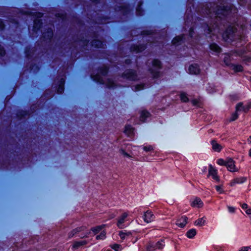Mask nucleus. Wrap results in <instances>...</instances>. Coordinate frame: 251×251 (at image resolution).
I'll list each match as a JSON object with an SVG mask.
<instances>
[{
  "instance_id": "obj_1",
  "label": "nucleus",
  "mask_w": 251,
  "mask_h": 251,
  "mask_svg": "<svg viewBox=\"0 0 251 251\" xmlns=\"http://www.w3.org/2000/svg\"><path fill=\"white\" fill-rule=\"evenodd\" d=\"M236 9L230 4H226V5H223L219 6L215 11V17L221 19L222 16H226L229 15L230 13L236 12Z\"/></svg>"
},
{
  "instance_id": "obj_2",
  "label": "nucleus",
  "mask_w": 251,
  "mask_h": 251,
  "mask_svg": "<svg viewBox=\"0 0 251 251\" xmlns=\"http://www.w3.org/2000/svg\"><path fill=\"white\" fill-rule=\"evenodd\" d=\"M237 30V28L234 26H229L223 35L224 39L226 41H227L228 39L233 40Z\"/></svg>"
},
{
  "instance_id": "obj_3",
  "label": "nucleus",
  "mask_w": 251,
  "mask_h": 251,
  "mask_svg": "<svg viewBox=\"0 0 251 251\" xmlns=\"http://www.w3.org/2000/svg\"><path fill=\"white\" fill-rule=\"evenodd\" d=\"M129 213L125 212L123 213L119 217L117 225L120 228H124L126 226V223L128 221V216Z\"/></svg>"
},
{
  "instance_id": "obj_4",
  "label": "nucleus",
  "mask_w": 251,
  "mask_h": 251,
  "mask_svg": "<svg viewBox=\"0 0 251 251\" xmlns=\"http://www.w3.org/2000/svg\"><path fill=\"white\" fill-rule=\"evenodd\" d=\"M152 63L153 68L151 69V73L154 77H157L159 75L158 70L161 68V62L157 59H154Z\"/></svg>"
},
{
  "instance_id": "obj_5",
  "label": "nucleus",
  "mask_w": 251,
  "mask_h": 251,
  "mask_svg": "<svg viewBox=\"0 0 251 251\" xmlns=\"http://www.w3.org/2000/svg\"><path fill=\"white\" fill-rule=\"evenodd\" d=\"M165 246L164 240H160L155 244H150L148 247L149 251H153L155 249H161Z\"/></svg>"
},
{
  "instance_id": "obj_6",
  "label": "nucleus",
  "mask_w": 251,
  "mask_h": 251,
  "mask_svg": "<svg viewBox=\"0 0 251 251\" xmlns=\"http://www.w3.org/2000/svg\"><path fill=\"white\" fill-rule=\"evenodd\" d=\"M190 204L192 207L201 208L203 205V203L199 198H193L190 201Z\"/></svg>"
},
{
  "instance_id": "obj_7",
  "label": "nucleus",
  "mask_w": 251,
  "mask_h": 251,
  "mask_svg": "<svg viewBox=\"0 0 251 251\" xmlns=\"http://www.w3.org/2000/svg\"><path fill=\"white\" fill-rule=\"evenodd\" d=\"M250 109H251L250 102L245 105H244L242 102H239L236 106V112L243 111L247 113Z\"/></svg>"
},
{
  "instance_id": "obj_8",
  "label": "nucleus",
  "mask_w": 251,
  "mask_h": 251,
  "mask_svg": "<svg viewBox=\"0 0 251 251\" xmlns=\"http://www.w3.org/2000/svg\"><path fill=\"white\" fill-rule=\"evenodd\" d=\"M155 216L150 210H147L144 213L143 219L147 223H150L154 220Z\"/></svg>"
},
{
  "instance_id": "obj_9",
  "label": "nucleus",
  "mask_w": 251,
  "mask_h": 251,
  "mask_svg": "<svg viewBox=\"0 0 251 251\" xmlns=\"http://www.w3.org/2000/svg\"><path fill=\"white\" fill-rule=\"evenodd\" d=\"M93 78L95 80L100 82V83H104L103 81L99 77V75L94 76ZM105 83L108 88H113L115 85L113 80L110 79H108Z\"/></svg>"
},
{
  "instance_id": "obj_10",
  "label": "nucleus",
  "mask_w": 251,
  "mask_h": 251,
  "mask_svg": "<svg viewBox=\"0 0 251 251\" xmlns=\"http://www.w3.org/2000/svg\"><path fill=\"white\" fill-rule=\"evenodd\" d=\"M226 167L230 172H236L237 171L234 161L231 159H229L226 162Z\"/></svg>"
},
{
  "instance_id": "obj_11",
  "label": "nucleus",
  "mask_w": 251,
  "mask_h": 251,
  "mask_svg": "<svg viewBox=\"0 0 251 251\" xmlns=\"http://www.w3.org/2000/svg\"><path fill=\"white\" fill-rule=\"evenodd\" d=\"M247 180V178L245 177H239L232 179L230 182V185L233 186L236 184H241L245 182Z\"/></svg>"
},
{
  "instance_id": "obj_12",
  "label": "nucleus",
  "mask_w": 251,
  "mask_h": 251,
  "mask_svg": "<svg viewBox=\"0 0 251 251\" xmlns=\"http://www.w3.org/2000/svg\"><path fill=\"white\" fill-rule=\"evenodd\" d=\"M209 175L211 176L213 179L216 181L219 180V177L217 176V171L211 165L209 166Z\"/></svg>"
},
{
  "instance_id": "obj_13",
  "label": "nucleus",
  "mask_w": 251,
  "mask_h": 251,
  "mask_svg": "<svg viewBox=\"0 0 251 251\" xmlns=\"http://www.w3.org/2000/svg\"><path fill=\"white\" fill-rule=\"evenodd\" d=\"M187 223V218L185 216H182L177 220L176 225L180 227H183Z\"/></svg>"
},
{
  "instance_id": "obj_14",
  "label": "nucleus",
  "mask_w": 251,
  "mask_h": 251,
  "mask_svg": "<svg viewBox=\"0 0 251 251\" xmlns=\"http://www.w3.org/2000/svg\"><path fill=\"white\" fill-rule=\"evenodd\" d=\"M188 71L191 74L196 75L200 72V69L197 64H193L189 66Z\"/></svg>"
},
{
  "instance_id": "obj_15",
  "label": "nucleus",
  "mask_w": 251,
  "mask_h": 251,
  "mask_svg": "<svg viewBox=\"0 0 251 251\" xmlns=\"http://www.w3.org/2000/svg\"><path fill=\"white\" fill-rule=\"evenodd\" d=\"M124 76L126 78L130 80H135L136 79V76L135 73L131 70L126 71L124 73Z\"/></svg>"
},
{
  "instance_id": "obj_16",
  "label": "nucleus",
  "mask_w": 251,
  "mask_h": 251,
  "mask_svg": "<svg viewBox=\"0 0 251 251\" xmlns=\"http://www.w3.org/2000/svg\"><path fill=\"white\" fill-rule=\"evenodd\" d=\"M211 144L212 148L215 151L220 152L223 149V147L215 140L211 141Z\"/></svg>"
},
{
  "instance_id": "obj_17",
  "label": "nucleus",
  "mask_w": 251,
  "mask_h": 251,
  "mask_svg": "<svg viewBox=\"0 0 251 251\" xmlns=\"http://www.w3.org/2000/svg\"><path fill=\"white\" fill-rule=\"evenodd\" d=\"M124 132L128 137H131L134 136V129L129 125H127L125 126Z\"/></svg>"
},
{
  "instance_id": "obj_18",
  "label": "nucleus",
  "mask_w": 251,
  "mask_h": 251,
  "mask_svg": "<svg viewBox=\"0 0 251 251\" xmlns=\"http://www.w3.org/2000/svg\"><path fill=\"white\" fill-rule=\"evenodd\" d=\"M87 242L86 240H81L80 241H76L74 243L72 248L73 249H77L79 247L86 245Z\"/></svg>"
},
{
  "instance_id": "obj_19",
  "label": "nucleus",
  "mask_w": 251,
  "mask_h": 251,
  "mask_svg": "<svg viewBox=\"0 0 251 251\" xmlns=\"http://www.w3.org/2000/svg\"><path fill=\"white\" fill-rule=\"evenodd\" d=\"M143 149L146 152H154L155 146L151 145H144L143 146Z\"/></svg>"
},
{
  "instance_id": "obj_20",
  "label": "nucleus",
  "mask_w": 251,
  "mask_h": 251,
  "mask_svg": "<svg viewBox=\"0 0 251 251\" xmlns=\"http://www.w3.org/2000/svg\"><path fill=\"white\" fill-rule=\"evenodd\" d=\"M84 229V228L82 227H77L75 229L73 230L69 233V238H72L73 236H75V234H76L77 233L80 232L81 231L83 230Z\"/></svg>"
},
{
  "instance_id": "obj_21",
  "label": "nucleus",
  "mask_w": 251,
  "mask_h": 251,
  "mask_svg": "<svg viewBox=\"0 0 251 251\" xmlns=\"http://www.w3.org/2000/svg\"><path fill=\"white\" fill-rule=\"evenodd\" d=\"M64 82H65L64 79L62 78L61 79L59 87L57 89V93L58 94H62L63 92Z\"/></svg>"
},
{
  "instance_id": "obj_22",
  "label": "nucleus",
  "mask_w": 251,
  "mask_h": 251,
  "mask_svg": "<svg viewBox=\"0 0 251 251\" xmlns=\"http://www.w3.org/2000/svg\"><path fill=\"white\" fill-rule=\"evenodd\" d=\"M150 116V113L147 111L143 110L141 113L140 116V120L142 122H144L146 118L149 117Z\"/></svg>"
},
{
  "instance_id": "obj_23",
  "label": "nucleus",
  "mask_w": 251,
  "mask_h": 251,
  "mask_svg": "<svg viewBox=\"0 0 251 251\" xmlns=\"http://www.w3.org/2000/svg\"><path fill=\"white\" fill-rule=\"evenodd\" d=\"M210 49L211 50L219 52L221 51V48L216 44H212L210 45Z\"/></svg>"
},
{
  "instance_id": "obj_24",
  "label": "nucleus",
  "mask_w": 251,
  "mask_h": 251,
  "mask_svg": "<svg viewBox=\"0 0 251 251\" xmlns=\"http://www.w3.org/2000/svg\"><path fill=\"white\" fill-rule=\"evenodd\" d=\"M232 69L235 72H240L243 71V67L239 65H232Z\"/></svg>"
},
{
  "instance_id": "obj_25",
  "label": "nucleus",
  "mask_w": 251,
  "mask_h": 251,
  "mask_svg": "<svg viewBox=\"0 0 251 251\" xmlns=\"http://www.w3.org/2000/svg\"><path fill=\"white\" fill-rule=\"evenodd\" d=\"M196 234V230L195 229H190L187 232V236L189 238H193Z\"/></svg>"
},
{
  "instance_id": "obj_26",
  "label": "nucleus",
  "mask_w": 251,
  "mask_h": 251,
  "mask_svg": "<svg viewBox=\"0 0 251 251\" xmlns=\"http://www.w3.org/2000/svg\"><path fill=\"white\" fill-rule=\"evenodd\" d=\"M205 222V219L203 217L196 221L195 224L196 226H202L204 224Z\"/></svg>"
},
{
  "instance_id": "obj_27",
  "label": "nucleus",
  "mask_w": 251,
  "mask_h": 251,
  "mask_svg": "<svg viewBox=\"0 0 251 251\" xmlns=\"http://www.w3.org/2000/svg\"><path fill=\"white\" fill-rule=\"evenodd\" d=\"M103 227H104V226L102 225V226H98L96 227L93 228L92 229V231L93 232V234L95 235V234L98 233L99 232H100V230H102V229L103 228Z\"/></svg>"
},
{
  "instance_id": "obj_28",
  "label": "nucleus",
  "mask_w": 251,
  "mask_h": 251,
  "mask_svg": "<svg viewBox=\"0 0 251 251\" xmlns=\"http://www.w3.org/2000/svg\"><path fill=\"white\" fill-rule=\"evenodd\" d=\"M182 39V37L181 36H177L174 38V39L172 41V43L173 44L176 45L177 43H179L181 41Z\"/></svg>"
},
{
  "instance_id": "obj_29",
  "label": "nucleus",
  "mask_w": 251,
  "mask_h": 251,
  "mask_svg": "<svg viewBox=\"0 0 251 251\" xmlns=\"http://www.w3.org/2000/svg\"><path fill=\"white\" fill-rule=\"evenodd\" d=\"M92 45L98 48H100L102 45V43L100 41H93L92 42Z\"/></svg>"
},
{
  "instance_id": "obj_30",
  "label": "nucleus",
  "mask_w": 251,
  "mask_h": 251,
  "mask_svg": "<svg viewBox=\"0 0 251 251\" xmlns=\"http://www.w3.org/2000/svg\"><path fill=\"white\" fill-rule=\"evenodd\" d=\"M105 232L102 231L100 235H97L96 237L97 239H103L105 237Z\"/></svg>"
},
{
  "instance_id": "obj_31",
  "label": "nucleus",
  "mask_w": 251,
  "mask_h": 251,
  "mask_svg": "<svg viewBox=\"0 0 251 251\" xmlns=\"http://www.w3.org/2000/svg\"><path fill=\"white\" fill-rule=\"evenodd\" d=\"M180 99L181 101L183 102H187L188 101V98L185 94L182 93L180 95Z\"/></svg>"
},
{
  "instance_id": "obj_32",
  "label": "nucleus",
  "mask_w": 251,
  "mask_h": 251,
  "mask_svg": "<svg viewBox=\"0 0 251 251\" xmlns=\"http://www.w3.org/2000/svg\"><path fill=\"white\" fill-rule=\"evenodd\" d=\"M238 112H239L236 111L234 113H233L232 115L231 119H230L231 121H235V120H236L238 118V116H239V114H238Z\"/></svg>"
},
{
  "instance_id": "obj_33",
  "label": "nucleus",
  "mask_w": 251,
  "mask_h": 251,
  "mask_svg": "<svg viewBox=\"0 0 251 251\" xmlns=\"http://www.w3.org/2000/svg\"><path fill=\"white\" fill-rule=\"evenodd\" d=\"M230 56L226 54L224 57V62L226 65H229Z\"/></svg>"
},
{
  "instance_id": "obj_34",
  "label": "nucleus",
  "mask_w": 251,
  "mask_h": 251,
  "mask_svg": "<svg viewBox=\"0 0 251 251\" xmlns=\"http://www.w3.org/2000/svg\"><path fill=\"white\" fill-rule=\"evenodd\" d=\"M217 163L218 164L220 165H225L226 166V162L223 160V159H219L217 161Z\"/></svg>"
},
{
  "instance_id": "obj_35",
  "label": "nucleus",
  "mask_w": 251,
  "mask_h": 251,
  "mask_svg": "<svg viewBox=\"0 0 251 251\" xmlns=\"http://www.w3.org/2000/svg\"><path fill=\"white\" fill-rule=\"evenodd\" d=\"M239 251H251V248L250 247H243Z\"/></svg>"
},
{
  "instance_id": "obj_36",
  "label": "nucleus",
  "mask_w": 251,
  "mask_h": 251,
  "mask_svg": "<svg viewBox=\"0 0 251 251\" xmlns=\"http://www.w3.org/2000/svg\"><path fill=\"white\" fill-rule=\"evenodd\" d=\"M127 235L126 233L124 232L123 231H120L119 232V236H120L122 239H124L126 238V236Z\"/></svg>"
},
{
  "instance_id": "obj_37",
  "label": "nucleus",
  "mask_w": 251,
  "mask_h": 251,
  "mask_svg": "<svg viewBox=\"0 0 251 251\" xmlns=\"http://www.w3.org/2000/svg\"><path fill=\"white\" fill-rule=\"evenodd\" d=\"M144 88V85L140 84L137 85L135 86V91H139L143 89Z\"/></svg>"
},
{
  "instance_id": "obj_38",
  "label": "nucleus",
  "mask_w": 251,
  "mask_h": 251,
  "mask_svg": "<svg viewBox=\"0 0 251 251\" xmlns=\"http://www.w3.org/2000/svg\"><path fill=\"white\" fill-rule=\"evenodd\" d=\"M111 248L116 251H118L120 248V245L118 244H114L111 246Z\"/></svg>"
},
{
  "instance_id": "obj_39",
  "label": "nucleus",
  "mask_w": 251,
  "mask_h": 251,
  "mask_svg": "<svg viewBox=\"0 0 251 251\" xmlns=\"http://www.w3.org/2000/svg\"><path fill=\"white\" fill-rule=\"evenodd\" d=\"M39 25V26L41 25V21L40 20H36L35 21H34V27L36 28L37 26V25Z\"/></svg>"
},
{
  "instance_id": "obj_40",
  "label": "nucleus",
  "mask_w": 251,
  "mask_h": 251,
  "mask_svg": "<svg viewBox=\"0 0 251 251\" xmlns=\"http://www.w3.org/2000/svg\"><path fill=\"white\" fill-rule=\"evenodd\" d=\"M216 189L220 194H222L223 192L222 188L220 186H216Z\"/></svg>"
},
{
  "instance_id": "obj_41",
  "label": "nucleus",
  "mask_w": 251,
  "mask_h": 251,
  "mask_svg": "<svg viewBox=\"0 0 251 251\" xmlns=\"http://www.w3.org/2000/svg\"><path fill=\"white\" fill-rule=\"evenodd\" d=\"M228 210L230 213H233L235 212V209L233 207L228 206Z\"/></svg>"
},
{
  "instance_id": "obj_42",
  "label": "nucleus",
  "mask_w": 251,
  "mask_h": 251,
  "mask_svg": "<svg viewBox=\"0 0 251 251\" xmlns=\"http://www.w3.org/2000/svg\"><path fill=\"white\" fill-rule=\"evenodd\" d=\"M107 68L106 67H104L103 68V70L100 72V75H105L107 72Z\"/></svg>"
},
{
  "instance_id": "obj_43",
  "label": "nucleus",
  "mask_w": 251,
  "mask_h": 251,
  "mask_svg": "<svg viewBox=\"0 0 251 251\" xmlns=\"http://www.w3.org/2000/svg\"><path fill=\"white\" fill-rule=\"evenodd\" d=\"M241 206L242 208L245 210H246L248 208H249L248 205L246 203L241 204Z\"/></svg>"
},
{
  "instance_id": "obj_44",
  "label": "nucleus",
  "mask_w": 251,
  "mask_h": 251,
  "mask_svg": "<svg viewBox=\"0 0 251 251\" xmlns=\"http://www.w3.org/2000/svg\"><path fill=\"white\" fill-rule=\"evenodd\" d=\"M140 9H141L140 6H139V7L137 8V9H136V11H137V14L138 15H142V12L141 11Z\"/></svg>"
},
{
  "instance_id": "obj_45",
  "label": "nucleus",
  "mask_w": 251,
  "mask_h": 251,
  "mask_svg": "<svg viewBox=\"0 0 251 251\" xmlns=\"http://www.w3.org/2000/svg\"><path fill=\"white\" fill-rule=\"evenodd\" d=\"M245 212L248 215H251V208H248L246 210Z\"/></svg>"
},
{
  "instance_id": "obj_46",
  "label": "nucleus",
  "mask_w": 251,
  "mask_h": 251,
  "mask_svg": "<svg viewBox=\"0 0 251 251\" xmlns=\"http://www.w3.org/2000/svg\"><path fill=\"white\" fill-rule=\"evenodd\" d=\"M119 152L123 155H125V154L126 153V151L123 149H120L119 150Z\"/></svg>"
},
{
  "instance_id": "obj_47",
  "label": "nucleus",
  "mask_w": 251,
  "mask_h": 251,
  "mask_svg": "<svg viewBox=\"0 0 251 251\" xmlns=\"http://www.w3.org/2000/svg\"><path fill=\"white\" fill-rule=\"evenodd\" d=\"M0 54L3 55L4 54V51L3 50L2 47L0 45Z\"/></svg>"
},
{
  "instance_id": "obj_48",
  "label": "nucleus",
  "mask_w": 251,
  "mask_h": 251,
  "mask_svg": "<svg viewBox=\"0 0 251 251\" xmlns=\"http://www.w3.org/2000/svg\"><path fill=\"white\" fill-rule=\"evenodd\" d=\"M192 103L194 105H197L198 103V101L197 100H192Z\"/></svg>"
},
{
  "instance_id": "obj_49",
  "label": "nucleus",
  "mask_w": 251,
  "mask_h": 251,
  "mask_svg": "<svg viewBox=\"0 0 251 251\" xmlns=\"http://www.w3.org/2000/svg\"><path fill=\"white\" fill-rule=\"evenodd\" d=\"M125 157H128V158H131L132 157V156L131 155H130L129 154L127 153V152H126V153L125 154V155H124Z\"/></svg>"
},
{
  "instance_id": "obj_50",
  "label": "nucleus",
  "mask_w": 251,
  "mask_h": 251,
  "mask_svg": "<svg viewBox=\"0 0 251 251\" xmlns=\"http://www.w3.org/2000/svg\"><path fill=\"white\" fill-rule=\"evenodd\" d=\"M0 28H3V23L1 22H0Z\"/></svg>"
},
{
  "instance_id": "obj_51",
  "label": "nucleus",
  "mask_w": 251,
  "mask_h": 251,
  "mask_svg": "<svg viewBox=\"0 0 251 251\" xmlns=\"http://www.w3.org/2000/svg\"><path fill=\"white\" fill-rule=\"evenodd\" d=\"M249 156L251 157V149L249 151Z\"/></svg>"
},
{
  "instance_id": "obj_52",
  "label": "nucleus",
  "mask_w": 251,
  "mask_h": 251,
  "mask_svg": "<svg viewBox=\"0 0 251 251\" xmlns=\"http://www.w3.org/2000/svg\"><path fill=\"white\" fill-rule=\"evenodd\" d=\"M42 16V14L41 13H39V15L37 16L38 17H41Z\"/></svg>"
},
{
  "instance_id": "obj_53",
  "label": "nucleus",
  "mask_w": 251,
  "mask_h": 251,
  "mask_svg": "<svg viewBox=\"0 0 251 251\" xmlns=\"http://www.w3.org/2000/svg\"><path fill=\"white\" fill-rule=\"evenodd\" d=\"M248 141L251 143V136H250V138L248 139Z\"/></svg>"
},
{
  "instance_id": "obj_54",
  "label": "nucleus",
  "mask_w": 251,
  "mask_h": 251,
  "mask_svg": "<svg viewBox=\"0 0 251 251\" xmlns=\"http://www.w3.org/2000/svg\"><path fill=\"white\" fill-rule=\"evenodd\" d=\"M208 30H209V33H210L212 32V30H211V29L210 28H209Z\"/></svg>"
},
{
  "instance_id": "obj_55",
  "label": "nucleus",
  "mask_w": 251,
  "mask_h": 251,
  "mask_svg": "<svg viewBox=\"0 0 251 251\" xmlns=\"http://www.w3.org/2000/svg\"><path fill=\"white\" fill-rule=\"evenodd\" d=\"M242 38H243V37H242V36H240V40H242Z\"/></svg>"
},
{
  "instance_id": "obj_56",
  "label": "nucleus",
  "mask_w": 251,
  "mask_h": 251,
  "mask_svg": "<svg viewBox=\"0 0 251 251\" xmlns=\"http://www.w3.org/2000/svg\"><path fill=\"white\" fill-rule=\"evenodd\" d=\"M250 105L251 106V102H250Z\"/></svg>"
},
{
  "instance_id": "obj_57",
  "label": "nucleus",
  "mask_w": 251,
  "mask_h": 251,
  "mask_svg": "<svg viewBox=\"0 0 251 251\" xmlns=\"http://www.w3.org/2000/svg\"><path fill=\"white\" fill-rule=\"evenodd\" d=\"M140 50L139 49L137 50V51H139Z\"/></svg>"
},
{
  "instance_id": "obj_58",
  "label": "nucleus",
  "mask_w": 251,
  "mask_h": 251,
  "mask_svg": "<svg viewBox=\"0 0 251 251\" xmlns=\"http://www.w3.org/2000/svg\"><path fill=\"white\" fill-rule=\"evenodd\" d=\"M50 35L52 34V32H50Z\"/></svg>"
},
{
  "instance_id": "obj_59",
  "label": "nucleus",
  "mask_w": 251,
  "mask_h": 251,
  "mask_svg": "<svg viewBox=\"0 0 251 251\" xmlns=\"http://www.w3.org/2000/svg\"><path fill=\"white\" fill-rule=\"evenodd\" d=\"M111 251L108 250V251Z\"/></svg>"
}]
</instances>
